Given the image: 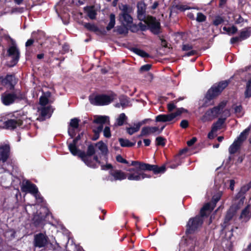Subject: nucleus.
Listing matches in <instances>:
<instances>
[{
  "label": "nucleus",
  "mask_w": 251,
  "mask_h": 251,
  "mask_svg": "<svg viewBox=\"0 0 251 251\" xmlns=\"http://www.w3.org/2000/svg\"><path fill=\"white\" fill-rule=\"evenodd\" d=\"M237 17H238L237 18H236L237 16H236L234 18L236 23L240 24V23H242L244 21V19L240 16H238Z\"/></svg>",
  "instance_id": "0e129e2a"
},
{
  "label": "nucleus",
  "mask_w": 251,
  "mask_h": 251,
  "mask_svg": "<svg viewBox=\"0 0 251 251\" xmlns=\"http://www.w3.org/2000/svg\"><path fill=\"white\" fill-rule=\"evenodd\" d=\"M234 112L238 117H242L244 113L242 111V108L241 105H236L234 107Z\"/></svg>",
  "instance_id": "c03bdc74"
},
{
  "label": "nucleus",
  "mask_w": 251,
  "mask_h": 251,
  "mask_svg": "<svg viewBox=\"0 0 251 251\" xmlns=\"http://www.w3.org/2000/svg\"><path fill=\"white\" fill-rule=\"evenodd\" d=\"M241 145L239 144L235 141L232 143V144L229 147L228 151L230 154L235 153L239 149Z\"/></svg>",
  "instance_id": "72a5a7b5"
},
{
  "label": "nucleus",
  "mask_w": 251,
  "mask_h": 251,
  "mask_svg": "<svg viewBox=\"0 0 251 251\" xmlns=\"http://www.w3.org/2000/svg\"><path fill=\"white\" fill-rule=\"evenodd\" d=\"M140 126H141V124L140 123H138V124L135 125L132 127H130L127 128H126L127 132L129 134L132 135L133 133L137 132L139 130Z\"/></svg>",
  "instance_id": "c9c22d12"
},
{
  "label": "nucleus",
  "mask_w": 251,
  "mask_h": 251,
  "mask_svg": "<svg viewBox=\"0 0 251 251\" xmlns=\"http://www.w3.org/2000/svg\"><path fill=\"white\" fill-rule=\"evenodd\" d=\"M79 120L77 118H74L71 120L70 127L76 129L78 126Z\"/></svg>",
  "instance_id": "09e8293b"
},
{
  "label": "nucleus",
  "mask_w": 251,
  "mask_h": 251,
  "mask_svg": "<svg viewBox=\"0 0 251 251\" xmlns=\"http://www.w3.org/2000/svg\"><path fill=\"white\" fill-rule=\"evenodd\" d=\"M225 106V103L222 102L218 106L207 110L204 115L201 117V120L203 122H205L216 118L221 113Z\"/></svg>",
  "instance_id": "6e6552de"
},
{
  "label": "nucleus",
  "mask_w": 251,
  "mask_h": 251,
  "mask_svg": "<svg viewBox=\"0 0 251 251\" xmlns=\"http://www.w3.org/2000/svg\"><path fill=\"white\" fill-rule=\"evenodd\" d=\"M103 135L106 138H109L111 136V133L110 128L108 126H106L103 130Z\"/></svg>",
  "instance_id": "5fc2aeb1"
},
{
  "label": "nucleus",
  "mask_w": 251,
  "mask_h": 251,
  "mask_svg": "<svg viewBox=\"0 0 251 251\" xmlns=\"http://www.w3.org/2000/svg\"><path fill=\"white\" fill-rule=\"evenodd\" d=\"M48 244V237L46 234L40 233L34 236L33 245L39 248H44Z\"/></svg>",
  "instance_id": "4468645a"
},
{
  "label": "nucleus",
  "mask_w": 251,
  "mask_h": 251,
  "mask_svg": "<svg viewBox=\"0 0 251 251\" xmlns=\"http://www.w3.org/2000/svg\"><path fill=\"white\" fill-rule=\"evenodd\" d=\"M80 138V135H78L74 140H73L72 143H70L68 145L69 149L70 152L74 155H76L78 154L79 150H78L77 148L76 147V145Z\"/></svg>",
  "instance_id": "a878e982"
},
{
  "label": "nucleus",
  "mask_w": 251,
  "mask_h": 251,
  "mask_svg": "<svg viewBox=\"0 0 251 251\" xmlns=\"http://www.w3.org/2000/svg\"><path fill=\"white\" fill-rule=\"evenodd\" d=\"M89 162H93L94 163H95V167L94 168L96 167V166H97V165H96L97 163H100V162L98 160V158L96 156H95L94 157L92 156V159L91 160L89 159Z\"/></svg>",
  "instance_id": "69168bd1"
},
{
  "label": "nucleus",
  "mask_w": 251,
  "mask_h": 251,
  "mask_svg": "<svg viewBox=\"0 0 251 251\" xmlns=\"http://www.w3.org/2000/svg\"><path fill=\"white\" fill-rule=\"evenodd\" d=\"M192 49V46L189 44H185L183 45L182 50H190Z\"/></svg>",
  "instance_id": "680f3d73"
},
{
  "label": "nucleus",
  "mask_w": 251,
  "mask_h": 251,
  "mask_svg": "<svg viewBox=\"0 0 251 251\" xmlns=\"http://www.w3.org/2000/svg\"><path fill=\"white\" fill-rule=\"evenodd\" d=\"M177 102L176 100L170 102L167 104L168 110L169 112H172L176 108V103Z\"/></svg>",
  "instance_id": "3c124183"
},
{
  "label": "nucleus",
  "mask_w": 251,
  "mask_h": 251,
  "mask_svg": "<svg viewBox=\"0 0 251 251\" xmlns=\"http://www.w3.org/2000/svg\"><path fill=\"white\" fill-rule=\"evenodd\" d=\"M224 22V19L220 16H217L213 21V24L218 25Z\"/></svg>",
  "instance_id": "864d4df0"
},
{
  "label": "nucleus",
  "mask_w": 251,
  "mask_h": 251,
  "mask_svg": "<svg viewBox=\"0 0 251 251\" xmlns=\"http://www.w3.org/2000/svg\"><path fill=\"white\" fill-rule=\"evenodd\" d=\"M131 50L135 53L137 54V55L141 57H147L149 56V54L147 53L138 48H133L131 49Z\"/></svg>",
  "instance_id": "4c0bfd02"
},
{
  "label": "nucleus",
  "mask_w": 251,
  "mask_h": 251,
  "mask_svg": "<svg viewBox=\"0 0 251 251\" xmlns=\"http://www.w3.org/2000/svg\"><path fill=\"white\" fill-rule=\"evenodd\" d=\"M227 85L228 82L227 81H224L219 82L218 84H215L211 87L207 91L203 99L204 105L207 106L211 104L212 102H211V100L219 95Z\"/></svg>",
  "instance_id": "7ed1b4c3"
},
{
  "label": "nucleus",
  "mask_w": 251,
  "mask_h": 251,
  "mask_svg": "<svg viewBox=\"0 0 251 251\" xmlns=\"http://www.w3.org/2000/svg\"><path fill=\"white\" fill-rule=\"evenodd\" d=\"M109 173L111 176L109 177V179L111 181L122 180L126 178V174L119 170H111Z\"/></svg>",
  "instance_id": "412c9836"
},
{
  "label": "nucleus",
  "mask_w": 251,
  "mask_h": 251,
  "mask_svg": "<svg viewBox=\"0 0 251 251\" xmlns=\"http://www.w3.org/2000/svg\"><path fill=\"white\" fill-rule=\"evenodd\" d=\"M203 216L201 214V216L190 219L187 223V232L191 233L201 227L203 222L202 217Z\"/></svg>",
  "instance_id": "f8f14e48"
},
{
  "label": "nucleus",
  "mask_w": 251,
  "mask_h": 251,
  "mask_svg": "<svg viewBox=\"0 0 251 251\" xmlns=\"http://www.w3.org/2000/svg\"><path fill=\"white\" fill-rule=\"evenodd\" d=\"M124 25L123 26H118L117 31L120 34H126L128 32L127 28Z\"/></svg>",
  "instance_id": "a18cd8bd"
},
{
  "label": "nucleus",
  "mask_w": 251,
  "mask_h": 251,
  "mask_svg": "<svg viewBox=\"0 0 251 251\" xmlns=\"http://www.w3.org/2000/svg\"><path fill=\"white\" fill-rule=\"evenodd\" d=\"M94 122L97 124H100L97 127L93 129L94 132L100 133L103 129V124L109 122V118L106 116H97L94 119Z\"/></svg>",
  "instance_id": "a211bd4d"
},
{
  "label": "nucleus",
  "mask_w": 251,
  "mask_h": 251,
  "mask_svg": "<svg viewBox=\"0 0 251 251\" xmlns=\"http://www.w3.org/2000/svg\"><path fill=\"white\" fill-rule=\"evenodd\" d=\"M75 128H72V127H69L68 132L69 135L71 136V138H73L75 135Z\"/></svg>",
  "instance_id": "bf43d9fd"
},
{
  "label": "nucleus",
  "mask_w": 251,
  "mask_h": 251,
  "mask_svg": "<svg viewBox=\"0 0 251 251\" xmlns=\"http://www.w3.org/2000/svg\"><path fill=\"white\" fill-rule=\"evenodd\" d=\"M22 119L13 115L10 119L5 122V126L7 128L13 129L20 126L22 124Z\"/></svg>",
  "instance_id": "f3484780"
},
{
  "label": "nucleus",
  "mask_w": 251,
  "mask_h": 251,
  "mask_svg": "<svg viewBox=\"0 0 251 251\" xmlns=\"http://www.w3.org/2000/svg\"><path fill=\"white\" fill-rule=\"evenodd\" d=\"M225 120H226V118H220V119H219L218 121L217 122H216L215 123H214V124L215 125L217 126H218V127L220 128L222 126V125L225 122Z\"/></svg>",
  "instance_id": "6e6d98bb"
},
{
  "label": "nucleus",
  "mask_w": 251,
  "mask_h": 251,
  "mask_svg": "<svg viewBox=\"0 0 251 251\" xmlns=\"http://www.w3.org/2000/svg\"><path fill=\"white\" fill-rule=\"evenodd\" d=\"M87 16L91 19H94L96 17V12L93 7H87L84 8Z\"/></svg>",
  "instance_id": "2f4dec72"
},
{
  "label": "nucleus",
  "mask_w": 251,
  "mask_h": 251,
  "mask_svg": "<svg viewBox=\"0 0 251 251\" xmlns=\"http://www.w3.org/2000/svg\"><path fill=\"white\" fill-rule=\"evenodd\" d=\"M7 54L12 59V65H15L19 61L20 51L16 44L13 42L7 50Z\"/></svg>",
  "instance_id": "2eb2a0df"
},
{
  "label": "nucleus",
  "mask_w": 251,
  "mask_h": 251,
  "mask_svg": "<svg viewBox=\"0 0 251 251\" xmlns=\"http://www.w3.org/2000/svg\"><path fill=\"white\" fill-rule=\"evenodd\" d=\"M96 146L101 151V152L102 154H105L107 153V152L108 151L107 146L102 141H100V142H98V143H97L96 144Z\"/></svg>",
  "instance_id": "e433bc0d"
},
{
  "label": "nucleus",
  "mask_w": 251,
  "mask_h": 251,
  "mask_svg": "<svg viewBox=\"0 0 251 251\" xmlns=\"http://www.w3.org/2000/svg\"><path fill=\"white\" fill-rule=\"evenodd\" d=\"M184 112H187V110L183 108H179L174 113H171L168 114H160L157 116L155 118V121L158 122H170Z\"/></svg>",
  "instance_id": "9b49d317"
},
{
  "label": "nucleus",
  "mask_w": 251,
  "mask_h": 251,
  "mask_svg": "<svg viewBox=\"0 0 251 251\" xmlns=\"http://www.w3.org/2000/svg\"><path fill=\"white\" fill-rule=\"evenodd\" d=\"M146 5L142 1L137 4V17L140 21H144L154 34L159 32L160 23L152 16L147 15L146 13Z\"/></svg>",
  "instance_id": "f03ea898"
},
{
  "label": "nucleus",
  "mask_w": 251,
  "mask_h": 251,
  "mask_svg": "<svg viewBox=\"0 0 251 251\" xmlns=\"http://www.w3.org/2000/svg\"><path fill=\"white\" fill-rule=\"evenodd\" d=\"M250 130V127L246 128L243 132L241 133L239 137L235 141L240 145H242L243 142L246 139L249 134Z\"/></svg>",
  "instance_id": "c85d7f7f"
},
{
  "label": "nucleus",
  "mask_w": 251,
  "mask_h": 251,
  "mask_svg": "<svg viewBox=\"0 0 251 251\" xmlns=\"http://www.w3.org/2000/svg\"><path fill=\"white\" fill-rule=\"evenodd\" d=\"M119 141L121 146L123 147H130L135 145V143H132L127 139L120 138Z\"/></svg>",
  "instance_id": "f704fd0d"
},
{
  "label": "nucleus",
  "mask_w": 251,
  "mask_h": 251,
  "mask_svg": "<svg viewBox=\"0 0 251 251\" xmlns=\"http://www.w3.org/2000/svg\"><path fill=\"white\" fill-rule=\"evenodd\" d=\"M117 98V96L113 93L107 94H101L91 96L89 97L90 103L95 105H106L111 103Z\"/></svg>",
  "instance_id": "20e7f679"
},
{
  "label": "nucleus",
  "mask_w": 251,
  "mask_h": 251,
  "mask_svg": "<svg viewBox=\"0 0 251 251\" xmlns=\"http://www.w3.org/2000/svg\"><path fill=\"white\" fill-rule=\"evenodd\" d=\"M95 147L93 145H89L88 147L86 154L84 152H82L79 150L78 155L85 163V164L91 168L95 167V164L93 162H89V159L91 160L92 155L95 153Z\"/></svg>",
  "instance_id": "1a4fd4ad"
},
{
  "label": "nucleus",
  "mask_w": 251,
  "mask_h": 251,
  "mask_svg": "<svg viewBox=\"0 0 251 251\" xmlns=\"http://www.w3.org/2000/svg\"><path fill=\"white\" fill-rule=\"evenodd\" d=\"M215 133L214 131L211 130V131L208 134V138L210 139H212L215 137Z\"/></svg>",
  "instance_id": "774afa93"
},
{
  "label": "nucleus",
  "mask_w": 251,
  "mask_h": 251,
  "mask_svg": "<svg viewBox=\"0 0 251 251\" xmlns=\"http://www.w3.org/2000/svg\"><path fill=\"white\" fill-rule=\"evenodd\" d=\"M251 188V181L248 184L243 185L237 193L239 196H245L246 193Z\"/></svg>",
  "instance_id": "473e14b6"
},
{
  "label": "nucleus",
  "mask_w": 251,
  "mask_h": 251,
  "mask_svg": "<svg viewBox=\"0 0 251 251\" xmlns=\"http://www.w3.org/2000/svg\"><path fill=\"white\" fill-rule=\"evenodd\" d=\"M120 103L115 104V106L116 107L119 108L121 106L123 108H125L129 106V101L128 99L126 97L122 96L120 98Z\"/></svg>",
  "instance_id": "7c9ffc66"
},
{
  "label": "nucleus",
  "mask_w": 251,
  "mask_h": 251,
  "mask_svg": "<svg viewBox=\"0 0 251 251\" xmlns=\"http://www.w3.org/2000/svg\"><path fill=\"white\" fill-rule=\"evenodd\" d=\"M174 7L175 8H176L177 10H179L180 11H184L186 10L190 9L192 8L191 7H190L187 5H183L182 4H177L175 5H174Z\"/></svg>",
  "instance_id": "37998d69"
},
{
  "label": "nucleus",
  "mask_w": 251,
  "mask_h": 251,
  "mask_svg": "<svg viewBox=\"0 0 251 251\" xmlns=\"http://www.w3.org/2000/svg\"><path fill=\"white\" fill-rule=\"evenodd\" d=\"M50 96V93L49 92H47L43 94V95L40 98V106H47L46 105L49 102V98Z\"/></svg>",
  "instance_id": "c756f323"
},
{
  "label": "nucleus",
  "mask_w": 251,
  "mask_h": 251,
  "mask_svg": "<svg viewBox=\"0 0 251 251\" xmlns=\"http://www.w3.org/2000/svg\"><path fill=\"white\" fill-rule=\"evenodd\" d=\"M151 65L150 64H146V65L142 66L140 68V71H148L151 69Z\"/></svg>",
  "instance_id": "13d9d810"
},
{
  "label": "nucleus",
  "mask_w": 251,
  "mask_h": 251,
  "mask_svg": "<svg viewBox=\"0 0 251 251\" xmlns=\"http://www.w3.org/2000/svg\"><path fill=\"white\" fill-rule=\"evenodd\" d=\"M22 96H18L16 94H7L4 93L1 96V100L2 103L6 105L12 103L16 99H21Z\"/></svg>",
  "instance_id": "6ab92c4d"
},
{
  "label": "nucleus",
  "mask_w": 251,
  "mask_h": 251,
  "mask_svg": "<svg viewBox=\"0 0 251 251\" xmlns=\"http://www.w3.org/2000/svg\"><path fill=\"white\" fill-rule=\"evenodd\" d=\"M121 13L119 15V20L123 25H129L132 23L133 19L130 14L133 12L132 8L126 4L119 5Z\"/></svg>",
  "instance_id": "0eeeda50"
},
{
  "label": "nucleus",
  "mask_w": 251,
  "mask_h": 251,
  "mask_svg": "<svg viewBox=\"0 0 251 251\" xmlns=\"http://www.w3.org/2000/svg\"><path fill=\"white\" fill-rule=\"evenodd\" d=\"M222 196V192L220 191L217 193L212 198V200L211 202L206 203L201 210V213L202 216H206L209 214L211 211L213 209L216 205V203L219 201L221 196Z\"/></svg>",
  "instance_id": "9d476101"
},
{
  "label": "nucleus",
  "mask_w": 251,
  "mask_h": 251,
  "mask_svg": "<svg viewBox=\"0 0 251 251\" xmlns=\"http://www.w3.org/2000/svg\"><path fill=\"white\" fill-rule=\"evenodd\" d=\"M229 188L231 191H233L234 189V185L235 182L233 179H230L229 180Z\"/></svg>",
  "instance_id": "e2e57ef3"
},
{
  "label": "nucleus",
  "mask_w": 251,
  "mask_h": 251,
  "mask_svg": "<svg viewBox=\"0 0 251 251\" xmlns=\"http://www.w3.org/2000/svg\"><path fill=\"white\" fill-rule=\"evenodd\" d=\"M157 146H164L165 144V139L162 137H157L155 140Z\"/></svg>",
  "instance_id": "8fccbe9b"
},
{
  "label": "nucleus",
  "mask_w": 251,
  "mask_h": 251,
  "mask_svg": "<svg viewBox=\"0 0 251 251\" xmlns=\"http://www.w3.org/2000/svg\"><path fill=\"white\" fill-rule=\"evenodd\" d=\"M186 243L190 249L193 251L195 246L198 244V241L194 235H188L186 239Z\"/></svg>",
  "instance_id": "393cba45"
},
{
  "label": "nucleus",
  "mask_w": 251,
  "mask_h": 251,
  "mask_svg": "<svg viewBox=\"0 0 251 251\" xmlns=\"http://www.w3.org/2000/svg\"><path fill=\"white\" fill-rule=\"evenodd\" d=\"M229 221H227L226 222H225V220L224 223L222 225V226L223 227V229H222L223 232L225 231V237L227 240H230L233 235L232 231V228H228V231H226V226H227V223Z\"/></svg>",
  "instance_id": "cd10ccee"
},
{
  "label": "nucleus",
  "mask_w": 251,
  "mask_h": 251,
  "mask_svg": "<svg viewBox=\"0 0 251 251\" xmlns=\"http://www.w3.org/2000/svg\"><path fill=\"white\" fill-rule=\"evenodd\" d=\"M245 95L246 98H249L251 96V78L247 83Z\"/></svg>",
  "instance_id": "79ce46f5"
},
{
  "label": "nucleus",
  "mask_w": 251,
  "mask_h": 251,
  "mask_svg": "<svg viewBox=\"0 0 251 251\" xmlns=\"http://www.w3.org/2000/svg\"><path fill=\"white\" fill-rule=\"evenodd\" d=\"M83 26L88 30L96 33L98 34L103 33L102 32L95 24L84 23Z\"/></svg>",
  "instance_id": "bb28decb"
},
{
  "label": "nucleus",
  "mask_w": 251,
  "mask_h": 251,
  "mask_svg": "<svg viewBox=\"0 0 251 251\" xmlns=\"http://www.w3.org/2000/svg\"><path fill=\"white\" fill-rule=\"evenodd\" d=\"M164 127L165 126H163L160 129L157 127L147 126L143 127L142 129L140 136H146L154 133L159 134L162 132Z\"/></svg>",
  "instance_id": "aec40b11"
},
{
  "label": "nucleus",
  "mask_w": 251,
  "mask_h": 251,
  "mask_svg": "<svg viewBox=\"0 0 251 251\" xmlns=\"http://www.w3.org/2000/svg\"><path fill=\"white\" fill-rule=\"evenodd\" d=\"M206 20V16L201 13H198L196 21L198 22H202Z\"/></svg>",
  "instance_id": "603ef678"
},
{
  "label": "nucleus",
  "mask_w": 251,
  "mask_h": 251,
  "mask_svg": "<svg viewBox=\"0 0 251 251\" xmlns=\"http://www.w3.org/2000/svg\"><path fill=\"white\" fill-rule=\"evenodd\" d=\"M10 151V147L8 145H5L0 147V161L5 162L8 156Z\"/></svg>",
  "instance_id": "5701e85b"
},
{
  "label": "nucleus",
  "mask_w": 251,
  "mask_h": 251,
  "mask_svg": "<svg viewBox=\"0 0 251 251\" xmlns=\"http://www.w3.org/2000/svg\"><path fill=\"white\" fill-rule=\"evenodd\" d=\"M250 32L248 30H243L241 32L239 37L240 38V40H242L247 39V38L250 37Z\"/></svg>",
  "instance_id": "de8ad7c7"
},
{
  "label": "nucleus",
  "mask_w": 251,
  "mask_h": 251,
  "mask_svg": "<svg viewBox=\"0 0 251 251\" xmlns=\"http://www.w3.org/2000/svg\"><path fill=\"white\" fill-rule=\"evenodd\" d=\"M116 159L117 161L121 163L126 164H127L128 163L126 159H124L121 155H118L116 157Z\"/></svg>",
  "instance_id": "052dcab7"
},
{
  "label": "nucleus",
  "mask_w": 251,
  "mask_h": 251,
  "mask_svg": "<svg viewBox=\"0 0 251 251\" xmlns=\"http://www.w3.org/2000/svg\"><path fill=\"white\" fill-rule=\"evenodd\" d=\"M0 82L2 85H9L12 87L15 82V78L12 75H7L5 78L0 76Z\"/></svg>",
  "instance_id": "b1692460"
},
{
  "label": "nucleus",
  "mask_w": 251,
  "mask_h": 251,
  "mask_svg": "<svg viewBox=\"0 0 251 251\" xmlns=\"http://www.w3.org/2000/svg\"><path fill=\"white\" fill-rule=\"evenodd\" d=\"M15 231L14 230L11 229L7 230L5 233V236L9 239H12L15 237Z\"/></svg>",
  "instance_id": "49530a36"
},
{
  "label": "nucleus",
  "mask_w": 251,
  "mask_h": 251,
  "mask_svg": "<svg viewBox=\"0 0 251 251\" xmlns=\"http://www.w3.org/2000/svg\"><path fill=\"white\" fill-rule=\"evenodd\" d=\"M223 30L226 31L227 34H228L229 35H231L234 34L237 32V28L234 26L228 27L225 26L223 27Z\"/></svg>",
  "instance_id": "a19ab883"
},
{
  "label": "nucleus",
  "mask_w": 251,
  "mask_h": 251,
  "mask_svg": "<svg viewBox=\"0 0 251 251\" xmlns=\"http://www.w3.org/2000/svg\"><path fill=\"white\" fill-rule=\"evenodd\" d=\"M53 111V109L50 106H39L37 112L39 116L37 118V120L43 121L47 118H50Z\"/></svg>",
  "instance_id": "ddd939ff"
},
{
  "label": "nucleus",
  "mask_w": 251,
  "mask_h": 251,
  "mask_svg": "<svg viewBox=\"0 0 251 251\" xmlns=\"http://www.w3.org/2000/svg\"><path fill=\"white\" fill-rule=\"evenodd\" d=\"M21 190L26 193H30L35 197L37 203L43 201V199L39 193L37 186L28 180H23L21 184Z\"/></svg>",
  "instance_id": "39448f33"
},
{
  "label": "nucleus",
  "mask_w": 251,
  "mask_h": 251,
  "mask_svg": "<svg viewBox=\"0 0 251 251\" xmlns=\"http://www.w3.org/2000/svg\"><path fill=\"white\" fill-rule=\"evenodd\" d=\"M241 220L244 222H248L251 218V206L247 205L242 211L240 217Z\"/></svg>",
  "instance_id": "4be33fe9"
},
{
  "label": "nucleus",
  "mask_w": 251,
  "mask_h": 251,
  "mask_svg": "<svg viewBox=\"0 0 251 251\" xmlns=\"http://www.w3.org/2000/svg\"><path fill=\"white\" fill-rule=\"evenodd\" d=\"M115 25V16L113 14H111L110 15V22L106 27V29L107 30H111L112 28L114 27Z\"/></svg>",
  "instance_id": "58836bf2"
},
{
  "label": "nucleus",
  "mask_w": 251,
  "mask_h": 251,
  "mask_svg": "<svg viewBox=\"0 0 251 251\" xmlns=\"http://www.w3.org/2000/svg\"><path fill=\"white\" fill-rule=\"evenodd\" d=\"M11 175L9 172L0 169V184L1 186L8 187L11 184Z\"/></svg>",
  "instance_id": "dca6fc26"
},
{
  "label": "nucleus",
  "mask_w": 251,
  "mask_h": 251,
  "mask_svg": "<svg viewBox=\"0 0 251 251\" xmlns=\"http://www.w3.org/2000/svg\"><path fill=\"white\" fill-rule=\"evenodd\" d=\"M131 165L136 167L134 169H129L127 170L129 172H134L133 173L129 174L127 175V179L130 180L139 181L150 176L147 174L141 172V171H152L154 174L163 173L165 172L166 168L164 166L160 167L154 165H150L138 161H132Z\"/></svg>",
  "instance_id": "f257e3e1"
},
{
  "label": "nucleus",
  "mask_w": 251,
  "mask_h": 251,
  "mask_svg": "<svg viewBox=\"0 0 251 251\" xmlns=\"http://www.w3.org/2000/svg\"><path fill=\"white\" fill-rule=\"evenodd\" d=\"M245 196H239L237 194L232 201V205L225 217V222L230 221L235 212L240 208L244 204Z\"/></svg>",
  "instance_id": "423d86ee"
},
{
  "label": "nucleus",
  "mask_w": 251,
  "mask_h": 251,
  "mask_svg": "<svg viewBox=\"0 0 251 251\" xmlns=\"http://www.w3.org/2000/svg\"><path fill=\"white\" fill-rule=\"evenodd\" d=\"M126 119V117L124 113L121 114L116 120V125L121 126L124 124Z\"/></svg>",
  "instance_id": "ea45409f"
},
{
  "label": "nucleus",
  "mask_w": 251,
  "mask_h": 251,
  "mask_svg": "<svg viewBox=\"0 0 251 251\" xmlns=\"http://www.w3.org/2000/svg\"><path fill=\"white\" fill-rule=\"evenodd\" d=\"M197 141V138L196 137L192 138V139L188 141L187 142V145L188 146H192Z\"/></svg>",
  "instance_id": "338daca9"
},
{
  "label": "nucleus",
  "mask_w": 251,
  "mask_h": 251,
  "mask_svg": "<svg viewBox=\"0 0 251 251\" xmlns=\"http://www.w3.org/2000/svg\"><path fill=\"white\" fill-rule=\"evenodd\" d=\"M189 126V123L187 120H183L181 121L180 124V126L183 128H187Z\"/></svg>",
  "instance_id": "4d7b16f0"
}]
</instances>
